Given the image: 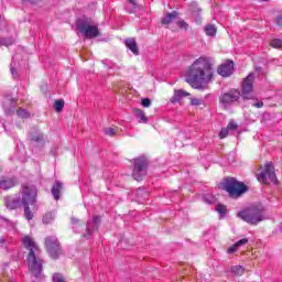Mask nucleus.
Segmentation results:
<instances>
[{
	"label": "nucleus",
	"mask_w": 282,
	"mask_h": 282,
	"mask_svg": "<svg viewBox=\"0 0 282 282\" xmlns=\"http://www.w3.org/2000/svg\"><path fill=\"white\" fill-rule=\"evenodd\" d=\"M176 25H177V28H180V30H185V31L188 30V24L184 20L176 21Z\"/></svg>",
	"instance_id": "32"
},
{
	"label": "nucleus",
	"mask_w": 282,
	"mask_h": 282,
	"mask_svg": "<svg viewBox=\"0 0 282 282\" xmlns=\"http://www.w3.org/2000/svg\"><path fill=\"white\" fill-rule=\"evenodd\" d=\"M64 107H65V100L63 99H58L54 102V109L57 112L63 111Z\"/></svg>",
	"instance_id": "28"
},
{
	"label": "nucleus",
	"mask_w": 282,
	"mask_h": 282,
	"mask_svg": "<svg viewBox=\"0 0 282 282\" xmlns=\"http://www.w3.org/2000/svg\"><path fill=\"white\" fill-rule=\"evenodd\" d=\"M206 36L215 37L217 36V26L215 24H207L204 28Z\"/></svg>",
	"instance_id": "22"
},
{
	"label": "nucleus",
	"mask_w": 282,
	"mask_h": 282,
	"mask_svg": "<svg viewBox=\"0 0 282 282\" xmlns=\"http://www.w3.org/2000/svg\"><path fill=\"white\" fill-rule=\"evenodd\" d=\"M45 248L51 258L54 260L58 259L63 254V247L56 236H48L45 239Z\"/></svg>",
	"instance_id": "11"
},
{
	"label": "nucleus",
	"mask_w": 282,
	"mask_h": 282,
	"mask_svg": "<svg viewBox=\"0 0 282 282\" xmlns=\"http://www.w3.org/2000/svg\"><path fill=\"white\" fill-rule=\"evenodd\" d=\"M29 140L31 142H36L37 144H44L45 143V137L43 135V132L41 130L34 128L30 133H29Z\"/></svg>",
	"instance_id": "16"
},
{
	"label": "nucleus",
	"mask_w": 282,
	"mask_h": 282,
	"mask_svg": "<svg viewBox=\"0 0 282 282\" xmlns=\"http://www.w3.org/2000/svg\"><path fill=\"white\" fill-rule=\"evenodd\" d=\"M238 219H241L249 226H259L261 221H265V206L263 204H253L249 207H245L237 213Z\"/></svg>",
	"instance_id": "4"
},
{
	"label": "nucleus",
	"mask_w": 282,
	"mask_h": 282,
	"mask_svg": "<svg viewBox=\"0 0 282 282\" xmlns=\"http://www.w3.org/2000/svg\"><path fill=\"white\" fill-rule=\"evenodd\" d=\"M257 180L260 184L268 186L269 184H279V178L276 177V171L274 169V163L272 161L265 162L263 170L257 174Z\"/></svg>",
	"instance_id": "7"
},
{
	"label": "nucleus",
	"mask_w": 282,
	"mask_h": 282,
	"mask_svg": "<svg viewBox=\"0 0 282 282\" xmlns=\"http://www.w3.org/2000/svg\"><path fill=\"white\" fill-rule=\"evenodd\" d=\"M234 274H237L238 276H241L243 272H246V269L241 265H236L232 269Z\"/></svg>",
	"instance_id": "31"
},
{
	"label": "nucleus",
	"mask_w": 282,
	"mask_h": 282,
	"mask_svg": "<svg viewBox=\"0 0 282 282\" xmlns=\"http://www.w3.org/2000/svg\"><path fill=\"white\" fill-rule=\"evenodd\" d=\"M221 188L223 191H226V193H228L229 197L232 199H239L241 195L248 193L249 191L248 185L235 177H226L221 182Z\"/></svg>",
	"instance_id": "5"
},
{
	"label": "nucleus",
	"mask_w": 282,
	"mask_h": 282,
	"mask_svg": "<svg viewBox=\"0 0 282 282\" xmlns=\"http://www.w3.org/2000/svg\"><path fill=\"white\" fill-rule=\"evenodd\" d=\"M203 202H205V204L213 205L217 202V198H215V195L213 194H205L203 196Z\"/></svg>",
	"instance_id": "26"
},
{
	"label": "nucleus",
	"mask_w": 282,
	"mask_h": 282,
	"mask_svg": "<svg viewBox=\"0 0 282 282\" xmlns=\"http://www.w3.org/2000/svg\"><path fill=\"white\" fill-rule=\"evenodd\" d=\"M227 129H229V131H235L237 129V123L235 122H229L228 126H227Z\"/></svg>",
	"instance_id": "40"
},
{
	"label": "nucleus",
	"mask_w": 282,
	"mask_h": 282,
	"mask_svg": "<svg viewBox=\"0 0 282 282\" xmlns=\"http://www.w3.org/2000/svg\"><path fill=\"white\" fill-rule=\"evenodd\" d=\"M124 45L134 56H138L140 54V50L138 48V42H135V39H127L124 40Z\"/></svg>",
	"instance_id": "17"
},
{
	"label": "nucleus",
	"mask_w": 282,
	"mask_h": 282,
	"mask_svg": "<svg viewBox=\"0 0 282 282\" xmlns=\"http://www.w3.org/2000/svg\"><path fill=\"white\" fill-rule=\"evenodd\" d=\"M39 189L32 184H23L18 196H4L3 202L8 210H17L23 206L26 221L34 219Z\"/></svg>",
	"instance_id": "1"
},
{
	"label": "nucleus",
	"mask_w": 282,
	"mask_h": 282,
	"mask_svg": "<svg viewBox=\"0 0 282 282\" xmlns=\"http://www.w3.org/2000/svg\"><path fill=\"white\" fill-rule=\"evenodd\" d=\"M141 105H142V107H145V108L151 107V99H149V98H142V99H141Z\"/></svg>",
	"instance_id": "35"
},
{
	"label": "nucleus",
	"mask_w": 282,
	"mask_h": 282,
	"mask_svg": "<svg viewBox=\"0 0 282 282\" xmlns=\"http://www.w3.org/2000/svg\"><path fill=\"white\" fill-rule=\"evenodd\" d=\"M134 116H135V118H138L139 122H141L142 124L149 123V118L147 117V113L144 112V110H142L140 108H135Z\"/></svg>",
	"instance_id": "21"
},
{
	"label": "nucleus",
	"mask_w": 282,
	"mask_h": 282,
	"mask_svg": "<svg viewBox=\"0 0 282 282\" xmlns=\"http://www.w3.org/2000/svg\"><path fill=\"white\" fill-rule=\"evenodd\" d=\"M241 100V91L237 89H230L227 93H224L219 97V104L223 109H230V107H235V105H239Z\"/></svg>",
	"instance_id": "9"
},
{
	"label": "nucleus",
	"mask_w": 282,
	"mask_h": 282,
	"mask_svg": "<svg viewBox=\"0 0 282 282\" xmlns=\"http://www.w3.org/2000/svg\"><path fill=\"white\" fill-rule=\"evenodd\" d=\"M216 210L220 215V217H226V215H228V207H226V205H216Z\"/></svg>",
	"instance_id": "25"
},
{
	"label": "nucleus",
	"mask_w": 282,
	"mask_h": 282,
	"mask_svg": "<svg viewBox=\"0 0 282 282\" xmlns=\"http://www.w3.org/2000/svg\"><path fill=\"white\" fill-rule=\"evenodd\" d=\"M55 217H56V216L54 215V213L48 212V213H46V214L43 216L42 221H43V224H45V225L52 224V221H54Z\"/></svg>",
	"instance_id": "24"
},
{
	"label": "nucleus",
	"mask_w": 282,
	"mask_h": 282,
	"mask_svg": "<svg viewBox=\"0 0 282 282\" xmlns=\"http://www.w3.org/2000/svg\"><path fill=\"white\" fill-rule=\"evenodd\" d=\"M191 105L193 107H199V105H202V99L194 98V99L191 100Z\"/></svg>",
	"instance_id": "37"
},
{
	"label": "nucleus",
	"mask_w": 282,
	"mask_h": 282,
	"mask_svg": "<svg viewBox=\"0 0 282 282\" xmlns=\"http://www.w3.org/2000/svg\"><path fill=\"white\" fill-rule=\"evenodd\" d=\"M229 133H230V130L228 128H223L219 132L220 140H224V138H228Z\"/></svg>",
	"instance_id": "33"
},
{
	"label": "nucleus",
	"mask_w": 282,
	"mask_h": 282,
	"mask_svg": "<svg viewBox=\"0 0 282 282\" xmlns=\"http://www.w3.org/2000/svg\"><path fill=\"white\" fill-rule=\"evenodd\" d=\"M246 243H248V238H242L238 240L235 245L239 248L241 246H246Z\"/></svg>",
	"instance_id": "38"
},
{
	"label": "nucleus",
	"mask_w": 282,
	"mask_h": 282,
	"mask_svg": "<svg viewBox=\"0 0 282 282\" xmlns=\"http://www.w3.org/2000/svg\"><path fill=\"white\" fill-rule=\"evenodd\" d=\"M271 47H274V50H282V40L281 39H274L270 43Z\"/></svg>",
	"instance_id": "29"
},
{
	"label": "nucleus",
	"mask_w": 282,
	"mask_h": 282,
	"mask_svg": "<svg viewBox=\"0 0 282 282\" xmlns=\"http://www.w3.org/2000/svg\"><path fill=\"white\" fill-rule=\"evenodd\" d=\"M24 2H29V3H36L39 0H22Z\"/></svg>",
	"instance_id": "43"
},
{
	"label": "nucleus",
	"mask_w": 282,
	"mask_h": 282,
	"mask_svg": "<svg viewBox=\"0 0 282 282\" xmlns=\"http://www.w3.org/2000/svg\"><path fill=\"white\" fill-rule=\"evenodd\" d=\"M104 132L106 135H110L111 138H113V135H116V129H113V128L105 129Z\"/></svg>",
	"instance_id": "36"
},
{
	"label": "nucleus",
	"mask_w": 282,
	"mask_h": 282,
	"mask_svg": "<svg viewBox=\"0 0 282 282\" xmlns=\"http://www.w3.org/2000/svg\"><path fill=\"white\" fill-rule=\"evenodd\" d=\"M178 14L180 13L177 11H173L171 13H167L161 20L162 25H171V23H173V21H175V19H177Z\"/></svg>",
	"instance_id": "20"
},
{
	"label": "nucleus",
	"mask_w": 282,
	"mask_h": 282,
	"mask_svg": "<svg viewBox=\"0 0 282 282\" xmlns=\"http://www.w3.org/2000/svg\"><path fill=\"white\" fill-rule=\"evenodd\" d=\"M237 245H232L231 247H229L228 249H227V253L228 254H234V252H237Z\"/></svg>",
	"instance_id": "39"
},
{
	"label": "nucleus",
	"mask_w": 282,
	"mask_h": 282,
	"mask_svg": "<svg viewBox=\"0 0 282 282\" xmlns=\"http://www.w3.org/2000/svg\"><path fill=\"white\" fill-rule=\"evenodd\" d=\"M232 72H235V62L228 59L225 64H221L217 73L224 78H228V76H232Z\"/></svg>",
	"instance_id": "13"
},
{
	"label": "nucleus",
	"mask_w": 282,
	"mask_h": 282,
	"mask_svg": "<svg viewBox=\"0 0 282 282\" xmlns=\"http://www.w3.org/2000/svg\"><path fill=\"white\" fill-rule=\"evenodd\" d=\"M24 248L29 250V256L26 258V263L32 272L33 276L39 279L43 272V260L39 254H41V249L36 246V242L30 237L25 236L22 239Z\"/></svg>",
	"instance_id": "3"
},
{
	"label": "nucleus",
	"mask_w": 282,
	"mask_h": 282,
	"mask_svg": "<svg viewBox=\"0 0 282 282\" xmlns=\"http://www.w3.org/2000/svg\"><path fill=\"white\" fill-rule=\"evenodd\" d=\"M147 169H149V160L145 156L134 159L132 177L137 182H141L142 177L147 175Z\"/></svg>",
	"instance_id": "10"
},
{
	"label": "nucleus",
	"mask_w": 282,
	"mask_h": 282,
	"mask_svg": "<svg viewBox=\"0 0 282 282\" xmlns=\"http://www.w3.org/2000/svg\"><path fill=\"white\" fill-rule=\"evenodd\" d=\"M10 72L13 78H17L19 74L17 73V68L12 67V64L10 65Z\"/></svg>",
	"instance_id": "41"
},
{
	"label": "nucleus",
	"mask_w": 282,
	"mask_h": 282,
	"mask_svg": "<svg viewBox=\"0 0 282 282\" xmlns=\"http://www.w3.org/2000/svg\"><path fill=\"white\" fill-rule=\"evenodd\" d=\"M261 1H270V0H261Z\"/></svg>",
	"instance_id": "48"
},
{
	"label": "nucleus",
	"mask_w": 282,
	"mask_h": 282,
	"mask_svg": "<svg viewBox=\"0 0 282 282\" xmlns=\"http://www.w3.org/2000/svg\"><path fill=\"white\" fill-rule=\"evenodd\" d=\"M200 12H202V9H197L196 11H193V17L196 23H202V17H199Z\"/></svg>",
	"instance_id": "34"
},
{
	"label": "nucleus",
	"mask_w": 282,
	"mask_h": 282,
	"mask_svg": "<svg viewBox=\"0 0 282 282\" xmlns=\"http://www.w3.org/2000/svg\"><path fill=\"white\" fill-rule=\"evenodd\" d=\"M61 191H63V183H61V181H55L51 188V193L55 202H58V199H61Z\"/></svg>",
	"instance_id": "18"
},
{
	"label": "nucleus",
	"mask_w": 282,
	"mask_h": 282,
	"mask_svg": "<svg viewBox=\"0 0 282 282\" xmlns=\"http://www.w3.org/2000/svg\"><path fill=\"white\" fill-rule=\"evenodd\" d=\"M137 193H138V194L142 193V189H141V188H139V189L137 191Z\"/></svg>",
	"instance_id": "46"
},
{
	"label": "nucleus",
	"mask_w": 282,
	"mask_h": 282,
	"mask_svg": "<svg viewBox=\"0 0 282 282\" xmlns=\"http://www.w3.org/2000/svg\"><path fill=\"white\" fill-rule=\"evenodd\" d=\"M19 184L17 177H8V176H0V188L2 191H10V188H14Z\"/></svg>",
	"instance_id": "15"
},
{
	"label": "nucleus",
	"mask_w": 282,
	"mask_h": 282,
	"mask_svg": "<svg viewBox=\"0 0 282 282\" xmlns=\"http://www.w3.org/2000/svg\"><path fill=\"white\" fill-rule=\"evenodd\" d=\"M0 242H1V243H4V242H6V240H4V239H1V240H0Z\"/></svg>",
	"instance_id": "47"
},
{
	"label": "nucleus",
	"mask_w": 282,
	"mask_h": 282,
	"mask_svg": "<svg viewBox=\"0 0 282 282\" xmlns=\"http://www.w3.org/2000/svg\"><path fill=\"white\" fill-rule=\"evenodd\" d=\"M98 228H100V216H94L87 221L86 234H84V238L89 239L94 232H97Z\"/></svg>",
	"instance_id": "12"
},
{
	"label": "nucleus",
	"mask_w": 282,
	"mask_h": 282,
	"mask_svg": "<svg viewBox=\"0 0 282 282\" xmlns=\"http://www.w3.org/2000/svg\"><path fill=\"white\" fill-rule=\"evenodd\" d=\"M186 96H191V94H188L184 89L174 90V95L171 98V102L173 104L180 102V100H182V98H186Z\"/></svg>",
	"instance_id": "19"
},
{
	"label": "nucleus",
	"mask_w": 282,
	"mask_h": 282,
	"mask_svg": "<svg viewBox=\"0 0 282 282\" xmlns=\"http://www.w3.org/2000/svg\"><path fill=\"white\" fill-rule=\"evenodd\" d=\"M254 89V75L250 73L241 83V98L242 100H256V102L251 104L256 109H261L263 107V101L254 98L252 94Z\"/></svg>",
	"instance_id": "6"
},
{
	"label": "nucleus",
	"mask_w": 282,
	"mask_h": 282,
	"mask_svg": "<svg viewBox=\"0 0 282 282\" xmlns=\"http://www.w3.org/2000/svg\"><path fill=\"white\" fill-rule=\"evenodd\" d=\"M275 23H276V25H279L280 28L282 26V14H280V15H278V17L275 18Z\"/></svg>",
	"instance_id": "42"
},
{
	"label": "nucleus",
	"mask_w": 282,
	"mask_h": 282,
	"mask_svg": "<svg viewBox=\"0 0 282 282\" xmlns=\"http://www.w3.org/2000/svg\"><path fill=\"white\" fill-rule=\"evenodd\" d=\"M107 63H109V61H107V59H104V61H102V64H104V65H106Z\"/></svg>",
	"instance_id": "45"
},
{
	"label": "nucleus",
	"mask_w": 282,
	"mask_h": 282,
	"mask_svg": "<svg viewBox=\"0 0 282 282\" xmlns=\"http://www.w3.org/2000/svg\"><path fill=\"white\" fill-rule=\"evenodd\" d=\"M76 28L84 39H96L100 36L98 31V25H91V20L89 18H79L76 21Z\"/></svg>",
	"instance_id": "8"
},
{
	"label": "nucleus",
	"mask_w": 282,
	"mask_h": 282,
	"mask_svg": "<svg viewBox=\"0 0 282 282\" xmlns=\"http://www.w3.org/2000/svg\"><path fill=\"white\" fill-rule=\"evenodd\" d=\"M128 3L131 6V7H126L129 14L135 13V10H138V3L135 2V0H129Z\"/></svg>",
	"instance_id": "27"
},
{
	"label": "nucleus",
	"mask_w": 282,
	"mask_h": 282,
	"mask_svg": "<svg viewBox=\"0 0 282 282\" xmlns=\"http://www.w3.org/2000/svg\"><path fill=\"white\" fill-rule=\"evenodd\" d=\"M0 21H1V15H0ZM0 45H4V47H10V45H14V39L0 37Z\"/></svg>",
	"instance_id": "23"
},
{
	"label": "nucleus",
	"mask_w": 282,
	"mask_h": 282,
	"mask_svg": "<svg viewBox=\"0 0 282 282\" xmlns=\"http://www.w3.org/2000/svg\"><path fill=\"white\" fill-rule=\"evenodd\" d=\"M17 116L19 117V118H24V119H28V118H30V112H28L25 109H23V108H19L18 110H17Z\"/></svg>",
	"instance_id": "30"
},
{
	"label": "nucleus",
	"mask_w": 282,
	"mask_h": 282,
	"mask_svg": "<svg viewBox=\"0 0 282 282\" xmlns=\"http://www.w3.org/2000/svg\"><path fill=\"white\" fill-rule=\"evenodd\" d=\"M17 98L6 97L2 107L7 116H12L17 111Z\"/></svg>",
	"instance_id": "14"
},
{
	"label": "nucleus",
	"mask_w": 282,
	"mask_h": 282,
	"mask_svg": "<svg viewBox=\"0 0 282 282\" xmlns=\"http://www.w3.org/2000/svg\"><path fill=\"white\" fill-rule=\"evenodd\" d=\"M185 79L193 89H204V83H210L213 80V64L210 63V58L200 56L196 59L189 66Z\"/></svg>",
	"instance_id": "2"
},
{
	"label": "nucleus",
	"mask_w": 282,
	"mask_h": 282,
	"mask_svg": "<svg viewBox=\"0 0 282 282\" xmlns=\"http://www.w3.org/2000/svg\"><path fill=\"white\" fill-rule=\"evenodd\" d=\"M79 221L77 218H72V224H78Z\"/></svg>",
	"instance_id": "44"
}]
</instances>
